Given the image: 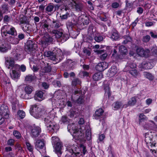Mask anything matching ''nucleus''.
<instances>
[{
  "mask_svg": "<svg viewBox=\"0 0 157 157\" xmlns=\"http://www.w3.org/2000/svg\"><path fill=\"white\" fill-rule=\"evenodd\" d=\"M54 116H48L44 119V123L47 127V130L52 132L59 129L58 125L55 123L52 122V120Z\"/></svg>",
  "mask_w": 157,
  "mask_h": 157,
  "instance_id": "obj_1",
  "label": "nucleus"
},
{
  "mask_svg": "<svg viewBox=\"0 0 157 157\" xmlns=\"http://www.w3.org/2000/svg\"><path fill=\"white\" fill-rule=\"evenodd\" d=\"M31 114L36 118L40 117L44 113V109L40 105H34L31 106Z\"/></svg>",
  "mask_w": 157,
  "mask_h": 157,
  "instance_id": "obj_2",
  "label": "nucleus"
},
{
  "mask_svg": "<svg viewBox=\"0 0 157 157\" xmlns=\"http://www.w3.org/2000/svg\"><path fill=\"white\" fill-rule=\"evenodd\" d=\"M52 38L48 33H46L44 34L43 37L40 40L39 44L42 46L45 47L52 43Z\"/></svg>",
  "mask_w": 157,
  "mask_h": 157,
  "instance_id": "obj_3",
  "label": "nucleus"
},
{
  "mask_svg": "<svg viewBox=\"0 0 157 157\" xmlns=\"http://www.w3.org/2000/svg\"><path fill=\"white\" fill-rule=\"evenodd\" d=\"M44 55V56L47 57H50L51 60L55 61L56 62H59L63 58V56H59L58 55L56 56L55 54L54 53L49 51L45 52Z\"/></svg>",
  "mask_w": 157,
  "mask_h": 157,
  "instance_id": "obj_4",
  "label": "nucleus"
},
{
  "mask_svg": "<svg viewBox=\"0 0 157 157\" xmlns=\"http://www.w3.org/2000/svg\"><path fill=\"white\" fill-rule=\"evenodd\" d=\"M5 27H6V32L2 33V37L9 36V35H8V34L13 36H15L17 35L16 31L14 27L10 25L5 26Z\"/></svg>",
  "mask_w": 157,
  "mask_h": 157,
  "instance_id": "obj_5",
  "label": "nucleus"
},
{
  "mask_svg": "<svg viewBox=\"0 0 157 157\" xmlns=\"http://www.w3.org/2000/svg\"><path fill=\"white\" fill-rule=\"evenodd\" d=\"M35 147L41 154L46 152L45 144L44 141L41 140H38L35 143Z\"/></svg>",
  "mask_w": 157,
  "mask_h": 157,
  "instance_id": "obj_6",
  "label": "nucleus"
},
{
  "mask_svg": "<svg viewBox=\"0 0 157 157\" xmlns=\"http://www.w3.org/2000/svg\"><path fill=\"white\" fill-rule=\"evenodd\" d=\"M36 45L34 41L29 40L27 42V44L25 46V50L28 52H33L36 49Z\"/></svg>",
  "mask_w": 157,
  "mask_h": 157,
  "instance_id": "obj_7",
  "label": "nucleus"
},
{
  "mask_svg": "<svg viewBox=\"0 0 157 157\" xmlns=\"http://www.w3.org/2000/svg\"><path fill=\"white\" fill-rule=\"evenodd\" d=\"M9 110L8 106L5 105H2L0 107V114L5 118H8L9 117Z\"/></svg>",
  "mask_w": 157,
  "mask_h": 157,
  "instance_id": "obj_8",
  "label": "nucleus"
},
{
  "mask_svg": "<svg viewBox=\"0 0 157 157\" xmlns=\"http://www.w3.org/2000/svg\"><path fill=\"white\" fill-rule=\"evenodd\" d=\"M136 51L137 54L141 56L147 57L150 53V50L148 49H146L144 50L143 48L141 47L137 48Z\"/></svg>",
  "mask_w": 157,
  "mask_h": 157,
  "instance_id": "obj_9",
  "label": "nucleus"
},
{
  "mask_svg": "<svg viewBox=\"0 0 157 157\" xmlns=\"http://www.w3.org/2000/svg\"><path fill=\"white\" fill-rule=\"evenodd\" d=\"M152 136L146 133L144 140L148 146H150L151 147L155 146L156 143L152 139Z\"/></svg>",
  "mask_w": 157,
  "mask_h": 157,
  "instance_id": "obj_10",
  "label": "nucleus"
},
{
  "mask_svg": "<svg viewBox=\"0 0 157 157\" xmlns=\"http://www.w3.org/2000/svg\"><path fill=\"white\" fill-rule=\"evenodd\" d=\"M41 132L40 128L38 126H34L32 127L31 135L33 137L36 138L37 137Z\"/></svg>",
  "mask_w": 157,
  "mask_h": 157,
  "instance_id": "obj_11",
  "label": "nucleus"
},
{
  "mask_svg": "<svg viewBox=\"0 0 157 157\" xmlns=\"http://www.w3.org/2000/svg\"><path fill=\"white\" fill-rule=\"evenodd\" d=\"M147 117L143 114L141 113L140 114L139 117V123L146 129H148L149 126L144 125V123L147 121Z\"/></svg>",
  "mask_w": 157,
  "mask_h": 157,
  "instance_id": "obj_12",
  "label": "nucleus"
},
{
  "mask_svg": "<svg viewBox=\"0 0 157 157\" xmlns=\"http://www.w3.org/2000/svg\"><path fill=\"white\" fill-rule=\"evenodd\" d=\"M71 129L73 130V136L76 139H81L82 138V136L83 133H82L81 131H79L78 129L74 128L72 127Z\"/></svg>",
  "mask_w": 157,
  "mask_h": 157,
  "instance_id": "obj_13",
  "label": "nucleus"
},
{
  "mask_svg": "<svg viewBox=\"0 0 157 157\" xmlns=\"http://www.w3.org/2000/svg\"><path fill=\"white\" fill-rule=\"evenodd\" d=\"M108 67V64L106 62H102L98 63L96 67L97 70L99 71H102Z\"/></svg>",
  "mask_w": 157,
  "mask_h": 157,
  "instance_id": "obj_14",
  "label": "nucleus"
},
{
  "mask_svg": "<svg viewBox=\"0 0 157 157\" xmlns=\"http://www.w3.org/2000/svg\"><path fill=\"white\" fill-rule=\"evenodd\" d=\"M9 49L8 44L3 40L0 39V52H5Z\"/></svg>",
  "mask_w": 157,
  "mask_h": 157,
  "instance_id": "obj_15",
  "label": "nucleus"
},
{
  "mask_svg": "<svg viewBox=\"0 0 157 157\" xmlns=\"http://www.w3.org/2000/svg\"><path fill=\"white\" fill-rule=\"evenodd\" d=\"M21 53V49L20 50L16 49V50L13 51L12 53V56L10 57L13 58V59L14 60H17L20 59V56Z\"/></svg>",
  "mask_w": 157,
  "mask_h": 157,
  "instance_id": "obj_16",
  "label": "nucleus"
},
{
  "mask_svg": "<svg viewBox=\"0 0 157 157\" xmlns=\"http://www.w3.org/2000/svg\"><path fill=\"white\" fill-rule=\"evenodd\" d=\"M13 58L10 57H8L6 59V64L8 68L9 69H15L14 66L16 64H14V61Z\"/></svg>",
  "mask_w": 157,
  "mask_h": 157,
  "instance_id": "obj_17",
  "label": "nucleus"
},
{
  "mask_svg": "<svg viewBox=\"0 0 157 157\" xmlns=\"http://www.w3.org/2000/svg\"><path fill=\"white\" fill-rule=\"evenodd\" d=\"M117 71V69L116 67L114 66L112 67L108 71L107 75L110 77H112L116 74Z\"/></svg>",
  "mask_w": 157,
  "mask_h": 157,
  "instance_id": "obj_18",
  "label": "nucleus"
},
{
  "mask_svg": "<svg viewBox=\"0 0 157 157\" xmlns=\"http://www.w3.org/2000/svg\"><path fill=\"white\" fill-rule=\"evenodd\" d=\"M10 7L8 4L4 3L1 7V12L2 13H8L10 12Z\"/></svg>",
  "mask_w": 157,
  "mask_h": 157,
  "instance_id": "obj_19",
  "label": "nucleus"
},
{
  "mask_svg": "<svg viewBox=\"0 0 157 157\" xmlns=\"http://www.w3.org/2000/svg\"><path fill=\"white\" fill-rule=\"evenodd\" d=\"M136 102V98L135 97H132L128 101V103L123 105V108H127L128 106H132L135 104Z\"/></svg>",
  "mask_w": 157,
  "mask_h": 157,
  "instance_id": "obj_20",
  "label": "nucleus"
},
{
  "mask_svg": "<svg viewBox=\"0 0 157 157\" xmlns=\"http://www.w3.org/2000/svg\"><path fill=\"white\" fill-rule=\"evenodd\" d=\"M103 112L104 111L101 108L99 109L95 112L94 115V118L96 119H100L102 117Z\"/></svg>",
  "mask_w": 157,
  "mask_h": 157,
  "instance_id": "obj_21",
  "label": "nucleus"
},
{
  "mask_svg": "<svg viewBox=\"0 0 157 157\" xmlns=\"http://www.w3.org/2000/svg\"><path fill=\"white\" fill-rule=\"evenodd\" d=\"M142 67L143 68L149 69L152 68L153 67L152 63L149 62H144L142 63Z\"/></svg>",
  "mask_w": 157,
  "mask_h": 157,
  "instance_id": "obj_22",
  "label": "nucleus"
},
{
  "mask_svg": "<svg viewBox=\"0 0 157 157\" xmlns=\"http://www.w3.org/2000/svg\"><path fill=\"white\" fill-rule=\"evenodd\" d=\"M16 69H12V72L10 73L11 77L13 79L18 78L20 76V74L16 70Z\"/></svg>",
  "mask_w": 157,
  "mask_h": 157,
  "instance_id": "obj_23",
  "label": "nucleus"
},
{
  "mask_svg": "<svg viewBox=\"0 0 157 157\" xmlns=\"http://www.w3.org/2000/svg\"><path fill=\"white\" fill-rule=\"evenodd\" d=\"M43 92L41 91H37L34 96V98L36 100L38 101H41L43 100Z\"/></svg>",
  "mask_w": 157,
  "mask_h": 157,
  "instance_id": "obj_24",
  "label": "nucleus"
},
{
  "mask_svg": "<svg viewBox=\"0 0 157 157\" xmlns=\"http://www.w3.org/2000/svg\"><path fill=\"white\" fill-rule=\"evenodd\" d=\"M98 54H101L100 57L102 60H104L106 58L107 56V54L105 52V50H97L96 51Z\"/></svg>",
  "mask_w": 157,
  "mask_h": 157,
  "instance_id": "obj_25",
  "label": "nucleus"
},
{
  "mask_svg": "<svg viewBox=\"0 0 157 157\" xmlns=\"http://www.w3.org/2000/svg\"><path fill=\"white\" fill-rule=\"evenodd\" d=\"M8 37L9 39L7 40L10 43L13 44H17L19 42V40L17 38L13 37L10 36H9Z\"/></svg>",
  "mask_w": 157,
  "mask_h": 157,
  "instance_id": "obj_26",
  "label": "nucleus"
},
{
  "mask_svg": "<svg viewBox=\"0 0 157 157\" xmlns=\"http://www.w3.org/2000/svg\"><path fill=\"white\" fill-rule=\"evenodd\" d=\"M136 65L135 64L132 62H128L125 68V71H129V70H130V68L134 69L136 68Z\"/></svg>",
  "mask_w": 157,
  "mask_h": 157,
  "instance_id": "obj_27",
  "label": "nucleus"
},
{
  "mask_svg": "<svg viewBox=\"0 0 157 157\" xmlns=\"http://www.w3.org/2000/svg\"><path fill=\"white\" fill-rule=\"evenodd\" d=\"M103 75L101 72H98L95 73L93 75V78L95 81H98L100 80L103 78Z\"/></svg>",
  "mask_w": 157,
  "mask_h": 157,
  "instance_id": "obj_28",
  "label": "nucleus"
},
{
  "mask_svg": "<svg viewBox=\"0 0 157 157\" xmlns=\"http://www.w3.org/2000/svg\"><path fill=\"white\" fill-rule=\"evenodd\" d=\"M55 147V150L57 154L59 155H61L62 154L61 150L62 147V145L60 142L56 144Z\"/></svg>",
  "mask_w": 157,
  "mask_h": 157,
  "instance_id": "obj_29",
  "label": "nucleus"
},
{
  "mask_svg": "<svg viewBox=\"0 0 157 157\" xmlns=\"http://www.w3.org/2000/svg\"><path fill=\"white\" fill-rule=\"evenodd\" d=\"M119 35L117 31L115 29H114L112 31V34L111 38L114 40H116L119 38Z\"/></svg>",
  "mask_w": 157,
  "mask_h": 157,
  "instance_id": "obj_30",
  "label": "nucleus"
},
{
  "mask_svg": "<svg viewBox=\"0 0 157 157\" xmlns=\"http://www.w3.org/2000/svg\"><path fill=\"white\" fill-rule=\"evenodd\" d=\"M75 8L77 11H82L83 10V5L81 3H77L75 2Z\"/></svg>",
  "mask_w": 157,
  "mask_h": 157,
  "instance_id": "obj_31",
  "label": "nucleus"
},
{
  "mask_svg": "<svg viewBox=\"0 0 157 157\" xmlns=\"http://www.w3.org/2000/svg\"><path fill=\"white\" fill-rule=\"evenodd\" d=\"M53 36H55L57 38H59L63 35V33L56 30H54L52 32Z\"/></svg>",
  "mask_w": 157,
  "mask_h": 157,
  "instance_id": "obj_32",
  "label": "nucleus"
},
{
  "mask_svg": "<svg viewBox=\"0 0 157 157\" xmlns=\"http://www.w3.org/2000/svg\"><path fill=\"white\" fill-rule=\"evenodd\" d=\"M112 105L114 110H117L121 108H123V105L122 106V104L121 102H116L113 104Z\"/></svg>",
  "mask_w": 157,
  "mask_h": 157,
  "instance_id": "obj_33",
  "label": "nucleus"
},
{
  "mask_svg": "<svg viewBox=\"0 0 157 157\" xmlns=\"http://www.w3.org/2000/svg\"><path fill=\"white\" fill-rule=\"evenodd\" d=\"M36 77L34 75H28L26 76L25 77V80L26 81L31 82L34 80L36 79Z\"/></svg>",
  "mask_w": 157,
  "mask_h": 157,
  "instance_id": "obj_34",
  "label": "nucleus"
},
{
  "mask_svg": "<svg viewBox=\"0 0 157 157\" xmlns=\"http://www.w3.org/2000/svg\"><path fill=\"white\" fill-rule=\"evenodd\" d=\"M119 52L122 55H126L128 53V51L126 48L124 46L121 45L119 47Z\"/></svg>",
  "mask_w": 157,
  "mask_h": 157,
  "instance_id": "obj_35",
  "label": "nucleus"
},
{
  "mask_svg": "<svg viewBox=\"0 0 157 157\" xmlns=\"http://www.w3.org/2000/svg\"><path fill=\"white\" fill-rule=\"evenodd\" d=\"M15 69H19L22 72H25L26 70V66L23 64L20 66L18 64H16L15 66H14Z\"/></svg>",
  "mask_w": 157,
  "mask_h": 157,
  "instance_id": "obj_36",
  "label": "nucleus"
},
{
  "mask_svg": "<svg viewBox=\"0 0 157 157\" xmlns=\"http://www.w3.org/2000/svg\"><path fill=\"white\" fill-rule=\"evenodd\" d=\"M86 137L88 140H91V135L90 128L87 129L86 132Z\"/></svg>",
  "mask_w": 157,
  "mask_h": 157,
  "instance_id": "obj_37",
  "label": "nucleus"
},
{
  "mask_svg": "<svg viewBox=\"0 0 157 157\" xmlns=\"http://www.w3.org/2000/svg\"><path fill=\"white\" fill-rule=\"evenodd\" d=\"M81 83V81L78 78H76L73 80L71 82V85L73 86H75L77 85H80Z\"/></svg>",
  "mask_w": 157,
  "mask_h": 157,
  "instance_id": "obj_38",
  "label": "nucleus"
},
{
  "mask_svg": "<svg viewBox=\"0 0 157 157\" xmlns=\"http://www.w3.org/2000/svg\"><path fill=\"white\" fill-rule=\"evenodd\" d=\"M54 8V6L53 3H50L47 6L45 10L48 12H52L53 11Z\"/></svg>",
  "mask_w": 157,
  "mask_h": 157,
  "instance_id": "obj_39",
  "label": "nucleus"
},
{
  "mask_svg": "<svg viewBox=\"0 0 157 157\" xmlns=\"http://www.w3.org/2000/svg\"><path fill=\"white\" fill-rule=\"evenodd\" d=\"M129 71V73L133 76L136 77L138 75V73L136 69H132L129 70V71Z\"/></svg>",
  "mask_w": 157,
  "mask_h": 157,
  "instance_id": "obj_40",
  "label": "nucleus"
},
{
  "mask_svg": "<svg viewBox=\"0 0 157 157\" xmlns=\"http://www.w3.org/2000/svg\"><path fill=\"white\" fill-rule=\"evenodd\" d=\"M25 91L27 94H30L33 91V87L30 86H27L25 88Z\"/></svg>",
  "mask_w": 157,
  "mask_h": 157,
  "instance_id": "obj_41",
  "label": "nucleus"
},
{
  "mask_svg": "<svg viewBox=\"0 0 157 157\" xmlns=\"http://www.w3.org/2000/svg\"><path fill=\"white\" fill-rule=\"evenodd\" d=\"M94 40L97 42H99L102 41L103 39V37L102 36L97 34L94 37Z\"/></svg>",
  "mask_w": 157,
  "mask_h": 157,
  "instance_id": "obj_42",
  "label": "nucleus"
},
{
  "mask_svg": "<svg viewBox=\"0 0 157 157\" xmlns=\"http://www.w3.org/2000/svg\"><path fill=\"white\" fill-rule=\"evenodd\" d=\"M144 75L146 78L150 80H152L154 78V76L151 73L148 72H144Z\"/></svg>",
  "mask_w": 157,
  "mask_h": 157,
  "instance_id": "obj_43",
  "label": "nucleus"
},
{
  "mask_svg": "<svg viewBox=\"0 0 157 157\" xmlns=\"http://www.w3.org/2000/svg\"><path fill=\"white\" fill-rule=\"evenodd\" d=\"M59 138L57 136H54L52 137V144L56 145L58 143H59Z\"/></svg>",
  "mask_w": 157,
  "mask_h": 157,
  "instance_id": "obj_44",
  "label": "nucleus"
},
{
  "mask_svg": "<svg viewBox=\"0 0 157 157\" xmlns=\"http://www.w3.org/2000/svg\"><path fill=\"white\" fill-rule=\"evenodd\" d=\"M13 134L15 137L17 139L20 138L21 136V133L18 131L16 130L14 131L13 132Z\"/></svg>",
  "mask_w": 157,
  "mask_h": 157,
  "instance_id": "obj_45",
  "label": "nucleus"
},
{
  "mask_svg": "<svg viewBox=\"0 0 157 157\" xmlns=\"http://www.w3.org/2000/svg\"><path fill=\"white\" fill-rule=\"evenodd\" d=\"M51 67L50 66H48L44 67L42 70V71L44 73H48L51 71Z\"/></svg>",
  "mask_w": 157,
  "mask_h": 157,
  "instance_id": "obj_46",
  "label": "nucleus"
},
{
  "mask_svg": "<svg viewBox=\"0 0 157 157\" xmlns=\"http://www.w3.org/2000/svg\"><path fill=\"white\" fill-rule=\"evenodd\" d=\"M60 121L63 123H67L69 122V119L66 116H63L61 118Z\"/></svg>",
  "mask_w": 157,
  "mask_h": 157,
  "instance_id": "obj_47",
  "label": "nucleus"
},
{
  "mask_svg": "<svg viewBox=\"0 0 157 157\" xmlns=\"http://www.w3.org/2000/svg\"><path fill=\"white\" fill-rule=\"evenodd\" d=\"M18 114L21 119L23 118L25 115V112L22 110H19L18 112Z\"/></svg>",
  "mask_w": 157,
  "mask_h": 157,
  "instance_id": "obj_48",
  "label": "nucleus"
},
{
  "mask_svg": "<svg viewBox=\"0 0 157 157\" xmlns=\"http://www.w3.org/2000/svg\"><path fill=\"white\" fill-rule=\"evenodd\" d=\"M52 23L53 24V26L56 28H59L61 25V24L59 22L56 21H53Z\"/></svg>",
  "mask_w": 157,
  "mask_h": 157,
  "instance_id": "obj_49",
  "label": "nucleus"
},
{
  "mask_svg": "<svg viewBox=\"0 0 157 157\" xmlns=\"http://www.w3.org/2000/svg\"><path fill=\"white\" fill-rule=\"evenodd\" d=\"M26 145L28 150L30 152H32L33 149V146L29 142H27Z\"/></svg>",
  "mask_w": 157,
  "mask_h": 157,
  "instance_id": "obj_50",
  "label": "nucleus"
},
{
  "mask_svg": "<svg viewBox=\"0 0 157 157\" xmlns=\"http://www.w3.org/2000/svg\"><path fill=\"white\" fill-rule=\"evenodd\" d=\"M150 39V37L149 35H146L143 37L142 41L144 42L147 43L148 42Z\"/></svg>",
  "mask_w": 157,
  "mask_h": 157,
  "instance_id": "obj_51",
  "label": "nucleus"
},
{
  "mask_svg": "<svg viewBox=\"0 0 157 157\" xmlns=\"http://www.w3.org/2000/svg\"><path fill=\"white\" fill-rule=\"evenodd\" d=\"M82 20V23L84 25H87L90 22L89 19L86 17H85L84 18H83Z\"/></svg>",
  "mask_w": 157,
  "mask_h": 157,
  "instance_id": "obj_52",
  "label": "nucleus"
},
{
  "mask_svg": "<svg viewBox=\"0 0 157 157\" xmlns=\"http://www.w3.org/2000/svg\"><path fill=\"white\" fill-rule=\"evenodd\" d=\"M10 18L8 15H6L4 16L3 20L5 22L7 23L10 21Z\"/></svg>",
  "mask_w": 157,
  "mask_h": 157,
  "instance_id": "obj_53",
  "label": "nucleus"
},
{
  "mask_svg": "<svg viewBox=\"0 0 157 157\" xmlns=\"http://www.w3.org/2000/svg\"><path fill=\"white\" fill-rule=\"evenodd\" d=\"M104 90L105 91V93L107 94L108 96L110 95V89L108 86H106L105 87Z\"/></svg>",
  "mask_w": 157,
  "mask_h": 157,
  "instance_id": "obj_54",
  "label": "nucleus"
},
{
  "mask_svg": "<svg viewBox=\"0 0 157 157\" xmlns=\"http://www.w3.org/2000/svg\"><path fill=\"white\" fill-rule=\"evenodd\" d=\"M14 140L13 139H10L8 140L7 144L10 146H13L14 145Z\"/></svg>",
  "mask_w": 157,
  "mask_h": 157,
  "instance_id": "obj_55",
  "label": "nucleus"
},
{
  "mask_svg": "<svg viewBox=\"0 0 157 157\" xmlns=\"http://www.w3.org/2000/svg\"><path fill=\"white\" fill-rule=\"evenodd\" d=\"M119 5L117 2L113 3L111 5V7L113 8H117L119 7Z\"/></svg>",
  "mask_w": 157,
  "mask_h": 157,
  "instance_id": "obj_56",
  "label": "nucleus"
},
{
  "mask_svg": "<svg viewBox=\"0 0 157 157\" xmlns=\"http://www.w3.org/2000/svg\"><path fill=\"white\" fill-rule=\"evenodd\" d=\"M15 0H9L8 3L11 6H12L15 4Z\"/></svg>",
  "mask_w": 157,
  "mask_h": 157,
  "instance_id": "obj_57",
  "label": "nucleus"
},
{
  "mask_svg": "<svg viewBox=\"0 0 157 157\" xmlns=\"http://www.w3.org/2000/svg\"><path fill=\"white\" fill-rule=\"evenodd\" d=\"M143 12V9L141 7L137 8V12L139 14H142Z\"/></svg>",
  "mask_w": 157,
  "mask_h": 157,
  "instance_id": "obj_58",
  "label": "nucleus"
},
{
  "mask_svg": "<svg viewBox=\"0 0 157 157\" xmlns=\"http://www.w3.org/2000/svg\"><path fill=\"white\" fill-rule=\"evenodd\" d=\"M150 35L151 37L153 38H157V34L156 33H154L152 32H151L150 33Z\"/></svg>",
  "mask_w": 157,
  "mask_h": 157,
  "instance_id": "obj_59",
  "label": "nucleus"
},
{
  "mask_svg": "<svg viewBox=\"0 0 157 157\" xmlns=\"http://www.w3.org/2000/svg\"><path fill=\"white\" fill-rule=\"evenodd\" d=\"M42 86L45 89H47L49 87V85L46 82H43L42 83Z\"/></svg>",
  "mask_w": 157,
  "mask_h": 157,
  "instance_id": "obj_60",
  "label": "nucleus"
},
{
  "mask_svg": "<svg viewBox=\"0 0 157 157\" xmlns=\"http://www.w3.org/2000/svg\"><path fill=\"white\" fill-rule=\"evenodd\" d=\"M153 23L152 22H146L145 23V25L147 27H149L152 26L153 25Z\"/></svg>",
  "mask_w": 157,
  "mask_h": 157,
  "instance_id": "obj_61",
  "label": "nucleus"
},
{
  "mask_svg": "<svg viewBox=\"0 0 157 157\" xmlns=\"http://www.w3.org/2000/svg\"><path fill=\"white\" fill-rule=\"evenodd\" d=\"M18 37L19 39V40H21L24 38V35L23 34L20 33L18 35Z\"/></svg>",
  "mask_w": 157,
  "mask_h": 157,
  "instance_id": "obj_62",
  "label": "nucleus"
},
{
  "mask_svg": "<svg viewBox=\"0 0 157 157\" xmlns=\"http://www.w3.org/2000/svg\"><path fill=\"white\" fill-rule=\"evenodd\" d=\"M43 26L45 29H48L49 25L47 23H44L43 24Z\"/></svg>",
  "mask_w": 157,
  "mask_h": 157,
  "instance_id": "obj_63",
  "label": "nucleus"
},
{
  "mask_svg": "<svg viewBox=\"0 0 157 157\" xmlns=\"http://www.w3.org/2000/svg\"><path fill=\"white\" fill-rule=\"evenodd\" d=\"M152 102V100L151 98H148L146 100V103L147 105H149Z\"/></svg>",
  "mask_w": 157,
  "mask_h": 157,
  "instance_id": "obj_64",
  "label": "nucleus"
}]
</instances>
